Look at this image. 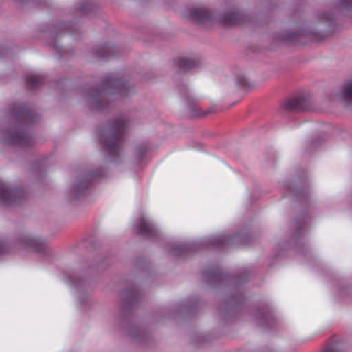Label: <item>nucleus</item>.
Wrapping results in <instances>:
<instances>
[{"label": "nucleus", "mask_w": 352, "mask_h": 352, "mask_svg": "<svg viewBox=\"0 0 352 352\" xmlns=\"http://www.w3.org/2000/svg\"><path fill=\"white\" fill-rule=\"evenodd\" d=\"M242 15L239 12H232L225 16V22L228 25L239 23Z\"/></svg>", "instance_id": "obj_8"}, {"label": "nucleus", "mask_w": 352, "mask_h": 352, "mask_svg": "<svg viewBox=\"0 0 352 352\" xmlns=\"http://www.w3.org/2000/svg\"><path fill=\"white\" fill-rule=\"evenodd\" d=\"M92 178H94L92 175L91 176L90 174H87L85 177L78 179L72 187V194L77 198L84 195L89 186L90 181Z\"/></svg>", "instance_id": "obj_6"}, {"label": "nucleus", "mask_w": 352, "mask_h": 352, "mask_svg": "<svg viewBox=\"0 0 352 352\" xmlns=\"http://www.w3.org/2000/svg\"><path fill=\"white\" fill-rule=\"evenodd\" d=\"M128 122L122 118L117 119L109 129L104 130L101 134L100 142L111 155L120 153V142Z\"/></svg>", "instance_id": "obj_2"}, {"label": "nucleus", "mask_w": 352, "mask_h": 352, "mask_svg": "<svg viewBox=\"0 0 352 352\" xmlns=\"http://www.w3.org/2000/svg\"><path fill=\"white\" fill-rule=\"evenodd\" d=\"M289 107L291 109H301L302 108V100L300 98H296L292 99L289 103Z\"/></svg>", "instance_id": "obj_13"}, {"label": "nucleus", "mask_w": 352, "mask_h": 352, "mask_svg": "<svg viewBox=\"0 0 352 352\" xmlns=\"http://www.w3.org/2000/svg\"><path fill=\"white\" fill-rule=\"evenodd\" d=\"M175 256H179L180 254H177V253H175Z\"/></svg>", "instance_id": "obj_17"}, {"label": "nucleus", "mask_w": 352, "mask_h": 352, "mask_svg": "<svg viewBox=\"0 0 352 352\" xmlns=\"http://www.w3.org/2000/svg\"><path fill=\"white\" fill-rule=\"evenodd\" d=\"M16 116L17 117V118L23 120L25 123H28L29 119L30 118V113L23 110L21 111L19 113H17L16 114Z\"/></svg>", "instance_id": "obj_14"}, {"label": "nucleus", "mask_w": 352, "mask_h": 352, "mask_svg": "<svg viewBox=\"0 0 352 352\" xmlns=\"http://www.w3.org/2000/svg\"><path fill=\"white\" fill-rule=\"evenodd\" d=\"M130 89L129 85L122 80L110 76L102 86L91 91L88 96V101L94 108L102 109L109 103L113 95L127 96Z\"/></svg>", "instance_id": "obj_1"}, {"label": "nucleus", "mask_w": 352, "mask_h": 352, "mask_svg": "<svg viewBox=\"0 0 352 352\" xmlns=\"http://www.w3.org/2000/svg\"><path fill=\"white\" fill-rule=\"evenodd\" d=\"M43 82V77L38 75H30L27 78L28 84L33 87L38 86Z\"/></svg>", "instance_id": "obj_11"}, {"label": "nucleus", "mask_w": 352, "mask_h": 352, "mask_svg": "<svg viewBox=\"0 0 352 352\" xmlns=\"http://www.w3.org/2000/svg\"><path fill=\"white\" fill-rule=\"evenodd\" d=\"M24 198V192L19 189H10L0 181V202L6 205L16 204Z\"/></svg>", "instance_id": "obj_4"}, {"label": "nucleus", "mask_w": 352, "mask_h": 352, "mask_svg": "<svg viewBox=\"0 0 352 352\" xmlns=\"http://www.w3.org/2000/svg\"><path fill=\"white\" fill-rule=\"evenodd\" d=\"M177 66L184 71L188 70L194 67L195 63L190 59L182 58L176 62Z\"/></svg>", "instance_id": "obj_9"}, {"label": "nucleus", "mask_w": 352, "mask_h": 352, "mask_svg": "<svg viewBox=\"0 0 352 352\" xmlns=\"http://www.w3.org/2000/svg\"><path fill=\"white\" fill-rule=\"evenodd\" d=\"M340 6L343 9H349L352 7V0H341Z\"/></svg>", "instance_id": "obj_15"}, {"label": "nucleus", "mask_w": 352, "mask_h": 352, "mask_svg": "<svg viewBox=\"0 0 352 352\" xmlns=\"http://www.w3.org/2000/svg\"><path fill=\"white\" fill-rule=\"evenodd\" d=\"M24 243L27 248L38 251V241L33 238H26L24 239Z\"/></svg>", "instance_id": "obj_12"}, {"label": "nucleus", "mask_w": 352, "mask_h": 352, "mask_svg": "<svg viewBox=\"0 0 352 352\" xmlns=\"http://www.w3.org/2000/svg\"><path fill=\"white\" fill-rule=\"evenodd\" d=\"M138 231L139 234L143 236H149L153 233V227L148 219L145 217H142L140 220Z\"/></svg>", "instance_id": "obj_7"}, {"label": "nucleus", "mask_w": 352, "mask_h": 352, "mask_svg": "<svg viewBox=\"0 0 352 352\" xmlns=\"http://www.w3.org/2000/svg\"><path fill=\"white\" fill-rule=\"evenodd\" d=\"M0 140L3 142L20 146H26L32 144L31 137L21 129V126H12L2 131Z\"/></svg>", "instance_id": "obj_3"}, {"label": "nucleus", "mask_w": 352, "mask_h": 352, "mask_svg": "<svg viewBox=\"0 0 352 352\" xmlns=\"http://www.w3.org/2000/svg\"><path fill=\"white\" fill-rule=\"evenodd\" d=\"M324 352H340L338 350L335 349L334 347H328L327 349L324 351Z\"/></svg>", "instance_id": "obj_16"}, {"label": "nucleus", "mask_w": 352, "mask_h": 352, "mask_svg": "<svg viewBox=\"0 0 352 352\" xmlns=\"http://www.w3.org/2000/svg\"><path fill=\"white\" fill-rule=\"evenodd\" d=\"M184 16L192 21L206 23L210 19V12L204 7L188 8L184 12Z\"/></svg>", "instance_id": "obj_5"}, {"label": "nucleus", "mask_w": 352, "mask_h": 352, "mask_svg": "<svg viewBox=\"0 0 352 352\" xmlns=\"http://www.w3.org/2000/svg\"><path fill=\"white\" fill-rule=\"evenodd\" d=\"M342 96L347 101H352V80L343 87Z\"/></svg>", "instance_id": "obj_10"}, {"label": "nucleus", "mask_w": 352, "mask_h": 352, "mask_svg": "<svg viewBox=\"0 0 352 352\" xmlns=\"http://www.w3.org/2000/svg\"><path fill=\"white\" fill-rule=\"evenodd\" d=\"M184 248H179V250H184Z\"/></svg>", "instance_id": "obj_18"}]
</instances>
